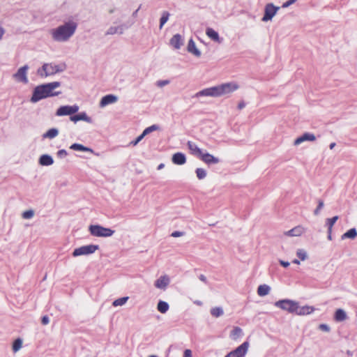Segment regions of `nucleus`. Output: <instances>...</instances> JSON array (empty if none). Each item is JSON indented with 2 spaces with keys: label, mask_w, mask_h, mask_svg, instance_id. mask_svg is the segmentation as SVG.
I'll return each instance as SVG.
<instances>
[{
  "label": "nucleus",
  "mask_w": 357,
  "mask_h": 357,
  "mask_svg": "<svg viewBox=\"0 0 357 357\" xmlns=\"http://www.w3.org/2000/svg\"><path fill=\"white\" fill-rule=\"evenodd\" d=\"M77 23L74 20H68L63 24L50 30L52 39L56 43L68 42L75 34Z\"/></svg>",
  "instance_id": "1"
},
{
  "label": "nucleus",
  "mask_w": 357,
  "mask_h": 357,
  "mask_svg": "<svg viewBox=\"0 0 357 357\" xmlns=\"http://www.w3.org/2000/svg\"><path fill=\"white\" fill-rule=\"evenodd\" d=\"M275 306L289 313L296 314L298 316L308 315L315 311V308L310 305L300 306L299 303L291 299L279 300L275 303Z\"/></svg>",
  "instance_id": "2"
},
{
  "label": "nucleus",
  "mask_w": 357,
  "mask_h": 357,
  "mask_svg": "<svg viewBox=\"0 0 357 357\" xmlns=\"http://www.w3.org/2000/svg\"><path fill=\"white\" fill-rule=\"evenodd\" d=\"M61 83L59 82H54L41 84L35 87L30 101L33 103H36L39 100L47 97L54 96L60 94V92H54V90L59 87Z\"/></svg>",
  "instance_id": "3"
},
{
  "label": "nucleus",
  "mask_w": 357,
  "mask_h": 357,
  "mask_svg": "<svg viewBox=\"0 0 357 357\" xmlns=\"http://www.w3.org/2000/svg\"><path fill=\"white\" fill-rule=\"evenodd\" d=\"M67 68V65L65 62L60 63H47L43 64L42 68L38 70V73L41 77H47L55 75L56 73H62Z\"/></svg>",
  "instance_id": "4"
},
{
  "label": "nucleus",
  "mask_w": 357,
  "mask_h": 357,
  "mask_svg": "<svg viewBox=\"0 0 357 357\" xmlns=\"http://www.w3.org/2000/svg\"><path fill=\"white\" fill-rule=\"evenodd\" d=\"M90 234L95 237H110L114 234V230L104 227L99 225H91L89 227Z\"/></svg>",
  "instance_id": "5"
},
{
  "label": "nucleus",
  "mask_w": 357,
  "mask_h": 357,
  "mask_svg": "<svg viewBox=\"0 0 357 357\" xmlns=\"http://www.w3.org/2000/svg\"><path fill=\"white\" fill-rule=\"evenodd\" d=\"M219 96H230L239 89L240 86L236 82H229L217 85Z\"/></svg>",
  "instance_id": "6"
},
{
  "label": "nucleus",
  "mask_w": 357,
  "mask_h": 357,
  "mask_svg": "<svg viewBox=\"0 0 357 357\" xmlns=\"http://www.w3.org/2000/svg\"><path fill=\"white\" fill-rule=\"evenodd\" d=\"M98 249H99V246L98 245H93V244L86 245H83V246L75 248L73 250L72 255L74 257H80V256H87L89 255L93 254Z\"/></svg>",
  "instance_id": "7"
},
{
  "label": "nucleus",
  "mask_w": 357,
  "mask_h": 357,
  "mask_svg": "<svg viewBox=\"0 0 357 357\" xmlns=\"http://www.w3.org/2000/svg\"><path fill=\"white\" fill-rule=\"evenodd\" d=\"M29 68L24 65L17 69L16 73L13 75V79L17 83L27 84L29 83L28 70Z\"/></svg>",
  "instance_id": "8"
},
{
  "label": "nucleus",
  "mask_w": 357,
  "mask_h": 357,
  "mask_svg": "<svg viewBox=\"0 0 357 357\" xmlns=\"http://www.w3.org/2000/svg\"><path fill=\"white\" fill-rule=\"evenodd\" d=\"M279 10L280 7L275 6L273 3H267L264 8V14L261 21L264 22L271 21Z\"/></svg>",
  "instance_id": "9"
},
{
  "label": "nucleus",
  "mask_w": 357,
  "mask_h": 357,
  "mask_svg": "<svg viewBox=\"0 0 357 357\" xmlns=\"http://www.w3.org/2000/svg\"><path fill=\"white\" fill-rule=\"evenodd\" d=\"M250 347V343L248 341L244 342L234 350L229 352L225 357H244Z\"/></svg>",
  "instance_id": "10"
},
{
  "label": "nucleus",
  "mask_w": 357,
  "mask_h": 357,
  "mask_svg": "<svg viewBox=\"0 0 357 357\" xmlns=\"http://www.w3.org/2000/svg\"><path fill=\"white\" fill-rule=\"evenodd\" d=\"M195 98H199L202 97H211V98H218L219 93L217 85L208 88L204 89L198 92H197L195 96Z\"/></svg>",
  "instance_id": "11"
},
{
  "label": "nucleus",
  "mask_w": 357,
  "mask_h": 357,
  "mask_svg": "<svg viewBox=\"0 0 357 357\" xmlns=\"http://www.w3.org/2000/svg\"><path fill=\"white\" fill-rule=\"evenodd\" d=\"M171 282L170 277L167 274L161 275L154 282V287L160 291H165Z\"/></svg>",
  "instance_id": "12"
},
{
  "label": "nucleus",
  "mask_w": 357,
  "mask_h": 357,
  "mask_svg": "<svg viewBox=\"0 0 357 357\" xmlns=\"http://www.w3.org/2000/svg\"><path fill=\"white\" fill-rule=\"evenodd\" d=\"M79 106L77 105H64L60 107L56 112V115L58 116H72L79 111Z\"/></svg>",
  "instance_id": "13"
},
{
  "label": "nucleus",
  "mask_w": 357,
  "mask_h": 357,
  "mask_svg": "<svg viewBox=\"0 0 357 357\" xmlns=\"http://www.w3.org/2000/svg\"><path fill=\"white\" fill-rule=\"evenodd\" d=\"M186 50L188 53L197 58H199L202 56L201 50L197 47L195 40L192 38L188 40Z\"/></svg>",
  "instance_id": "14"
},
{
  "label": "nucleus",
  "mask_w": 357,
  "mask_h": 357,
  "mask_svg": "<svg viewBox=\"0 0 357 357\" xmlns=\"http://www.w3.org/2000/svg\"><path fill=\"white\" fill-rule=\"evenodd\" d=\"M316 139V136L313 133L305 132L294 141V145L297 146L305 142H314Z\"/></svg>",
  "instance_id": "15"
},
{
  "label": "nucleus",
  "mask_w": 357,
  "mask_h": 357,
  "mask_svg": "<svg viewBox=\"0 0 357 357\" xmlns=\"http://www.w3.org/2000/svg\"><path fill=\"white\" fill-rule=\"evenodd\" d=\"M199 159L208 165H216L220 162V160L218 157L206 151H204Z\"/></svg>",
  "instance_id": "16"
},
{
  "label": "nucleus",
  "mask_w": 357,
  "mask_h": 357,
  "mask_svg": "<svg viewBox=\"0 0 357 357\" xmlns=\"http://www.w3.org/2000/svg\"><path fill=\"white\" fill-rule=\"evenodd\" d=\"M206 35L208 38H210L212 41L221 44L223 42V38H221L215 29L211 27H208L206 29Z\"/></svg>",
  "instance_id": "17"
},
{
  "label": "nucleus",
  "mask_w": 357,
  "mask_h": 357,
  "mask_svg": "<svg viewBox=\"0 0 357 357\" xmlns=\"http://www.w3.org/2000/svg\"><path fill=\"white\" fill-rule=\"evenodd\" d=\"M184 39L181 35L176 33L169 40L170 45L175 50H179L183 45Z\"/></svg>",
  "instance_id": "18"
},
{
  "label": "nucleus",
  "mask_w": 357,
  "mask_h": 357,
  "mask_svg": "<svg viewBox=\"0 0 357 357\" xmlns=\"http://www.w3.org/2000/svg\"><path fill=\"white\" fill-rule=\"evenodd\" d=\"M118 100V97L113 94H109L103 96L99 103V106L101 108L105 107L106 106L114 104Z\"/></svg>",
  "instance_id": "19"
},
{
  "label": "nucleus",
  "mask_w": 357,
  "mask_h": 357,
  "mask_svg": "<svg viewBox=\"0 0 357 357\" xmlns=\"http://www.w3.org/2000/svg\"><path fill=\"white\" fill-rule=\"evenodd\" d=\"M306 231V229L301 226L298 225L291 229L287 231L284 233L285 236L298 237L302 236Z\"/></svg>",
  "instance_id": "20"
},
{
  "label": "nucleus",
  "mask_w": 357,
  "mask_h": 357,
  "mask_svg": "<svg viewBox=\"0 0 357 357\" xmlns=\"http://www.w3.org/2000/svg\"><path fill=\"white\" fill-rule=\"evenodd\" d=\"M70 120L74 123H77V121H83L88 123H93V119L90 116H89L84 112H80L74 116H71L70 117Z\"/></svg>",
  "instance_id": "21"
},
{
  "label": "nucleus",
  "mask_w": 357,
  "mask_h": 357,
  "mask_svg": "<svg viewBox=\"0 0 357 357\" xmlns=\"http://www.w3.org/2000/svg\"><path fill=\"white\" fill-rule=\"evenodd\" d=\"M187 145L192 155L199 158H201L204 153V151L202 149H200L195 143L190 141L188 142Z\"/></svg>",
  "instance_id": "22"
},
{
  "label": "nucleus",
  "mask_w": 357,
  "mask_h": 357,
  "mask_svg": "<svg viewBox=\"0 0 357 357\" xmlns=\"http://www.w3.org/2000/svg\"><path fill=\"white\" fill-rule=\"evenodd\" d=\"M172 161L174 165H183L186 162V157L184 153L178 152L172 155Z\"/></svg>",
  "instance_id": "23"
},
{
  "label": "nucleus",
  "mask_w": 357,
  "mask_h": 357,
  "mask_svg": "<svg viewBox=\"0 0 357 357\" xmlns=\"http://www.w3.org/2000/svg\"><path fill=\"white\" fill-rule=\"evenodd\" d=\"M38 163L41 166H50L54 164V159L50 155L43 154L38 159Z\"/></svg>",
  "instance_id": "24"
},
{
  "label": "nucleus",
  "mask_w": 357,
  "mask_h": 357,
  "mask_svg": "<svg viewBox=\"0 0 357 357\" xmlns=\"http://www.w3.org/2000/svg\"><path fill=\"white\" fill-rule=\"evenodd\" d=\"M70 149L74 151H82V152H89L91 153H93V150L89 147L85 146L81 144L74 143L70 145Z\"/></svg>",
  "instance_id": "25"
},
{
  "label": "nucleus",
  "mask_w": 357,
  "mask_h": 357,
  "mask_svg": "<svg viewBox=\"0 0 357 357\" xmlns=\"http://www.w3.org/2000/svg\"><path fill=\"white\" fill-rule=\"evenodd\" d=\"M243 335V330L238 327L236 326L234 327L232 331L230 332V338L234 341L238 340L241 337H242Z\"/></svg>",
  "instance_id": "26"
},
{
  "label": "nucleus",
  "mask_w": 357,
  "mask_h": 357,
  "mask_svg": "<svg viewBox=\"0 0 357 357\" xmlns=\"http://www.w3.org/2000/svg\"><path fill=\"white\" fill-rule=\"evenodd\" d=\"M59 132L57 128H52L49 129L47 131H46L45 133L43 134L42 137L43 139H52L58 136Z\"/></svg>",
  "instance_id": "27"
},
{
  "label": "nucleus",
  "mask_w": 357,
  "mask_h": 357,
  "mask_svg": "<svg viewBox=\"0 0 357 357\" xmlns=\"http://www.w3.org/2000/svg\"><path fill=\"white\" fill-rule=\"evenodd\" d=\"M334 319L338 322L344 321L347 319V314L344 310L340 308L335 310Z\"/></svg>",
  "instance_id": "28"
},
{
  "label": "nucleus",
  "mask_w": 357,
  "mask_h": 357,
  "mask_svg": "<svg viewBox=\"0 0 357 357\" xmlns=\"http://www.w3.org/2000/svg\"><path fill=\"white\" fill-rule=\"evenodd\" d=\"M271 291V287L268 284H261L257 288V294L259 296H265Z\"/></svg>",
  "instance_id": "29"
},
{
  "label": "nucleus",
  "mask_w": 357,
  "mask_h": 357,
  "mask_svg": "<svg viewBox=\"0 0 357 357\" xmlns=\"http://www.w3.org/2000/svg\"><path fill=\"white\" fill-rule=\"evenodd\" d=\"M357 236V231L355 228L350 229L341 236L342 240L347 238L354 239Z\"/></svg>",
  "instance_id": "30"
},
{
  "label": "nucleus",
  "mask_w": 357,
  "mask_h": 357,
  "mask_svg": "<svg viewBox=\"0 0 357 357\" xmlns=\"http://www.w3.org/2000/svg\"><path fill=\"white\" fill-rule=\"evenodd\" d=\"M169 309V305L166 301H159V302L157 304V310L160 313L165 314L166 313Z\"/></svg>",
  "instance_id": "31"
},
{
  "label": "nucleus",
  "mask_w": 357,
  "mask_h": 357,
  "mask_svg": "<svg viewBox=\"0 0 357 357\" xmlns=\"http://www.w3.org/2000/svg\"><path fill=\"white\" fill-rule=\"evenodd\" d=\"M23 341L21 338L16 339L12 345V350L14 353H17L22 348Z\"/></svg>",
  "instance_id": "32"
},
{
  "label": "nucleus",
  "mask_w": 357,
  "mask_h": 357,
  "mask_svg": "<svg viewBox=\"0 0 357 357\" xmlns=\"http://www.w3.org/2000/svg\"><path fill=\"white\" fill-rule=\"evenodd\" d=\"M128 299H129L128 296H125V297H121V298H117L113 301L112 305L114 307L123 306L127 303Z\"/></svg>",
  "instance_id": "33"
},
{
  "label": "nucleus",
  "mask_w": 357,
  "mask_h": 357,
  "mask_svg": "<svg viewBox=\"0 0 357 357\" xmlns=\"http://www.w3.org/2000/svg\"><path fill=\"white\" fill-rule=\"evenodd\" d=\"M296 256L301 261H305L308 257L307 251L303 248H299L296 250Z\"/></svg>",
  "instance_id": "34"
},
{
  "label": "nucleus",
  "mask_w": 357,
  "mask_h": 357,
  "mask_svg": "<svg viewBox=\"0 0 357 357\" xmlns=\"http://www.w3.org/2000/svg\"><path fill=\"white\" fill-rule=\"evenodd\" d=\"M211 314L214 317H219L224 314V311L221 307H215L211 309Z\"/></svg>",
  "instance_id": "35"
},
{
  "label": "nucleus",
  "mask_w": 357,
  "mask_h": 357,
  "mask_svg": "<svg viewBox=\"0 0 357 357\" xmlns=\"http://www.w3.org/2000/svg\"><path fill=\"white\" fill-rule=\"evenodd\" d=\"M195 174L198 179L202 180L206 177L207 172L204 168H197L195 170Z\"/></svg>",
  "instance_id": "36"
},
{
  "label": "nucleus",
  "mask_w": 357,
  "mask_h": 357,
  "mask_svg": "<svg viewBox=\"0 0 357 357\" xmlns=\"http://www.w3.org/2000/svg\"><path fill=\"white\" fill-rule=\"evenodd\" d=\"M338 220V216H334L332 218H328L326 220V225L328 226V233L332 232V227L336 221Z\"/></svg>",
  "instance_id": "37"
},
{
  "label": "nucleus",
  "mask_w": 357,
  "mask_h": 357,
  "mask_svg": "<svg viewBox=\"0 0 357 357\" xmlns=\"http://www.w3.org/2000/svg\"><path fill=\"white\" fill-rule=\"evenodd\" d=\"M158 129H159V127L157 125H152V126L145 128L141 135H142L143 137H144L148 134H149L153 131L158 130Z\"/></svg>",
  "instance_id": "38"
},
{
  "label": "nucleus",
  "mask_w": 357,
  "mask_h": 357,
  "mask_svg": "<svg viewBox=\"0 0 357 357\" xmlns=\"http://www.w3.org/2000/svg\"><path fill=\"white\" fill-rule=\"evenodd\" d=\"M158 129H159V127L157 125H152V126L145 128L141 135H142L143 137H144L148 134H149L153 131L158 130Z\"/></svg>",
  "instance_id": "39"
},
{
  "label": "nucleus",
  "mask_w": 357,
  "mask_h": 357,
  "mask_svg": "<svg viewBox=\"0 0 357 357\" xmlns=\"http://www.w3.org/2000/svg\"><path fill=\"white\" fill-rule=\"evenodd\" d=\"M158 129H159V127L157 125H152V126L145 128L141 135H142L143 137H144L148 134H149L153 131L158 130Z\"/></svg>",
  "instance_id": "40"
},
{
  "label": "nucleus",
  "mask_w": 357,
  "mask_h": 357,
  "mask_svg": "<svg viewBox=\"0 0 357 357\" xmlns=\"http://www.w3.org/2000/svg\"><path fill=\"white\" fill-rule=\"evenodd\" d=\"M34 214H35L34 211L32 209H29V210L24 211L22 213V218H24L25 220H29V219H31L34 216Z\"/></svg>",
  "instance_id": "41"
},
{
  "label": "nucleus",
  "mask_w": 357,
  "mask_h": 357,
  "mask_svg": "<svg viewBox=\"0 0 357 357\" xmlns=\"http://www.w3.org/2000/svg\"><path fill=\"white\" fill-rule=\"evenodd\" d=\"M168 19H169V13H163V14L160 20V29H162L164 24L168 21Z\"/></svg>",
  "instance_id": "42"
},
{
  "label": "nucleus",
  "mask_w": 357,
  "mask_h": 357,
  "mask_svg": "<svg viewBox=\"0 0 357 357\" xmlns=\"http://www.w3.org/2000/svg\"><path fill=\"white\" fill-rule=\"evenodd\" d=\"M119 28L117 26H111L107 29L106 34L107 35H114V34L119 33Z\"/></svg>",
  "instance_id": "43"
},
{
  "label": "nucleus",
  "mask_w": 357,
  "mask_h": 357,
  "mask_svg": "<svg viewBox=\"0 0 357 357\" xmlns=\"http://www.w3.org/2000/svg\"><path fill=\"white\" fill-rule=\"evenodd\" d=\"M68 155V152L65 149L59 150L56 153V156L59 158L63 159Z\"/></svg>",
  "instance_id": "44"
},
{
  "label": "nucleus",
  "mask_w": 357,
  "mask_h": 357,
  "mask_svg": "<svg viewBox=\"0 0 357 357\" xmlns=\"http://www.w3.org/2000/svg\"><path fill=\"white\" fill-rule=\"evenodd\" d=\"M324 206V202L322 200H319L318 202V206L314 211V215H319V211L323 208Z\"/></svg>",
  "instance_id": "45"
},
{
  "label": "nucleus",
  "mask_w": 357,
  "mask_h": 357,
  "mask_svg": "<svg viewBox=\"0 0 357 357\" xmlns=\"http://www.w3.org/2000/svg\"><path fill=\"white\" fill-rule=\"evenodd\" d=\"M319 328L322 331H324V332H329L330 330H331V328L329 327L328 325L326 324H321L319 326Z\"/></svg>",
  "instance_id": "46"
},
{
  "label": "nucleus",
  "mask_w": 357,
  "mask_h": 357,
  "mask_svg": "<svg viewBox=\"0 0 357 357\" xmlns=\"http://www.w3.org/2000/svg\"><path fill=\"white\" fill-rule=\"evenodd\" d=\"M144 137L142 135H139L135 140L132 141L130 144V145L135 146H136Z\"/></svg>",
  "instance_id": "47"
},
{
  "label": "nucleus",
  "mask_w": 357,
  "mask_h": 357,
  "mask_svg": "<svg viewBox=\"0 0 357 357\" xmlns=\"http://www.w3.org/2000/svg\"><path fill=\"white\" fill-rule=\"evenodd\" d=\"M169 83L168 80H160L157 82V86L159 87H163Z\"/></svg>",
  "instance_id": "48"
},
{
  "label": "nucleus",
  "mask_w": 357,
  "mask_h": 357,
  "mask_svg": "<svg viewBox=\"0 0 357 357\" xmlns=\"http://www.w3.org/2000/svg\"><path fill=\"white\" fill-rule=\"evenodd\" d=\"M183 357H192V351L189 349H186L183 351Z\"/></svg>",
  "instance_id": "49"
},
{
  "label": "nucleus",
  "mask_w": 357,
  "mask_h": 357,
  "mask_svg": "<svg viewBox=\"0 0 357 357\" xmlns=\"http://www.w3.org/2000/svg\"><path fill=\"white\" fill-rule=\"evenodd\" d=\"M171 236H173V237H175V238L180 237V236H183V232H181V231H175L172 233Z\"/></svg>",
  "instance_id": "50"
},
{
  "label": "nucleus",
  "mask_w": 357,
  "mask_h": 357,
  "mask_svg": "<svg viewBox=\"0 0 357 357\" xmlns=\"http://www.w3.org/2000/svg\"><path fill=\"white\" fill-rule=\"evenodd\" d=\"M50 323V319L47 316H44L43 318H42V324L43 325H47Z\"/></svg>",
  "instance_id": "51"
},
{
  "label": "nucleus",
  "mask_w": 357,
  "mask_h": 357,
  "mask_svg": "<svg viewBox=\"0 0 357 357\" xmlns=\"http://www.w3.org/2000/svg\"><path fill=\"white\" fill-rule=\"evenodd\" d=\"M280 264L284 268L288 267L290 264L289 261H285L283 260H280Z\"/></svg>",
  "instance_id": "52"
},
{
  "label": "nucleus",
  "mask_w": 357,
  "mask_h": 357,
  "mask_svg": "<svg viewBox=\"0 0 357 357\" xmlns=\"http://www.w3.org/2000/svg\"><path fill=\"white\" fill-rule=\"evenodd\" d=\"M245 107V103L243 101H241V102H238V108L239 109H243Z\"/></svg>",
  "instance_id": "53"
},
{
  "label": "nucleus",
  "mask_w": 357,
  "mask_h": 357,
  "mask_svg": "<svg viewBox=\"0 0 357 357\" xmlns=\"http://www.w3.org/2000/svg\"><path fill=\"white\" fill-rule=\"evenodd\" d=\"M199 280L204 282H206V278L205 275H199Z\"/></svg>",
  "instance_id": "54"
},
{
  "label": "nucleus",
  "mask_w": 357,
  "mask_h": 357,
  "mask_svg": "<svg viewBox=\"0 0 357 357\" xmlns=\"http://www.w3.org/2000/svg\"><path fill=\"white\" fill-rule=\"evenodd\" d=\"M292 262H293L294 264H298V265H299V264H301L300 260H299V259H294V260L292 261Z\"/></svg>",
  "instance_id": "55"
},
{
  "label": "nucleus",
  "mask_w": 357,
  "mask_h": 357,
  "mask_svg": "<svg viewBox=\"0 0 357 357\" xmlns=\"http://www.w3.org/2000/svg\"><path fill=\"white\" fill-rule=\"evenodd\" d=\"M164 167H165V165H164L163 163H161V164H160V165L158 166V170H160V169H163V168H164Z\"/></svg>",
  "instance_id": "56"
},
{
  "label": "nucleus",
  "mask_w": 357,
  "mask_h": 357,
  "mask_svg": "<svg viewBox=\"0 0 357 357\" xmlns=\"http://www.w3.org/2000/svg\"><path fill=\"white\" fill-rule=\"evenodd\" d=\"M336 144L335 142H332L331 143L329 147H330V149H333L335 146Z\"/></svg>",
  "instance_id": "57"
},
{
  "label": "nucleus",
  "mask_w": 357,
  "mask_h": 357,
  "mask_svg": "<svg viewBox=\"0 0 357 357\" xmlns=\"http://www.w3.org/2000/svg\"><path fill=\"white\" fill-rule=\"evenodd\" d=\"M138 10H139V8H138V9H137V10H136L133 13H132V16H133V17H136V16H137Z\"/></svg>",
  "instance_id": "58"
},
{
  "label": "nucleus",
  "mask_w": 357,
  "mask_h": 357,
  "mask_svg": "<svg viewBox=\"0 0 357 357\" xmlns=\"http://www.w3.org/2000/svg\"><path fill=\"white\" fill-rule=\"evenodd\" d=\"M328 240H330V241L332 239V237H331V233H328Z\"/></svg>",
  "instance_id": "59"
},
{
  "label": "nucleus",
  "mask_w": 357,
  "mask_h": 357,
  "mask_svg": "<svg viewBox=\"0 0 357 357\" xmlns=\"http://www.w3.org/2000/svg\"><path fill=\"white\" fill-rule=\"evenodd\" d=\"M195 303H196L198 305H202V302L201 301H195Z\"/></svg>",
  "instance_id": "60"
}]
</instances>
